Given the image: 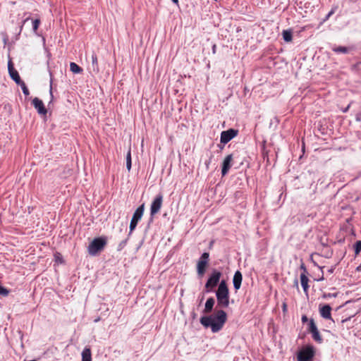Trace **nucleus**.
I'll return each mask as SVG.
<instances>
[{"label": "nucleus", "instance_id": "24", "mask_svg": "<svg viewBox=\"0 0 361 361\" xmlns=\"http://www.w3.org/2000/svg\"><path fill=\"white\" fill-rule=\"evenodd\" d=\"M131 166H132L131 152H130V149H129L126 154V168L128 171H130Z\"/></svg>", "mask_w": 361, "mask_h": 361}, {"label": "nucleus", "instance_id": "5", "mask_svg": "<svg viewBox=\"0 0 361 361\" xmlns=\"http://www.w3.org/2000/svg\"><path fill=\"white\" fill-rule=\"evenodd\" d=\"M107 243L106 236H100L93 239L88 246V252L92 256L97 255L101 252Z\"/></svg>", "mask_w": 361, "mask_h": 361}, {"label": "nucleus", "instance_id": "35", "mask_svg": "<svg viewBox=\"0 0 361 361\" xmlns=\"http://www.w3.org/2000/svg\"><path fill=\"white\" fill-rule=\"evenodd\" d=\"M283 312H286L287 310V305L283 303L282 305Z\"/></svg>", "mask_w": 361, "mask_h": 361}, {"label": "nucleus", "instance_id": "13", "mask_svg": "<svg viewBox=\"0 0 361 361\" xmlns=\"http://www.w3.org/2000/svg\"><path fill=\"white\" fill-rule=\"evenodd\" d=\"M242 281H243L242 273L240 271L237 270L235 272V274L233 275V287L235 290H238L240 288V286L242 284Z\"/></svg>", "mask_w": 361, "mask_h": 361}, {"label": "nucleus", "instance_id": "27", "mask_svg": "<svg viewBox=\"0 0 361 361\" xmlns=\"http://www.w3.org/2000/svg\"><path fill=\"white\" fill-rule=\"evenodd\" d=\"M353 249L355 255H358L361 251V240H357L353 245Z\"/></svg>", "mask_w": 361, "mask_h": 361}, {"label": "nucleus", "instance_id": "16", "mask_svg": "<svg viewBox=\"0 0 361 361\" xmlns=\"http://www.w3.org/2000/svg\"><path fill=\"white\" fill-rule=\"evenodd\" d=\"M308 282H309V279L307 276V275H305V274H300V283H301V286L303 288V290L306 295H307V293H308V289L310 287L308 285Z\"/></svg>", "mask_w": 361, "mask_h": 361}, {"label": "nucleus", "instance_id": "25", "mask_svg": "<svg viewBox=\"0 0 361 361\" xmlns=\"http://www.w3.org/2000/svg\"><path fill=\"white\" fill-rule=\"evenodd\" d=\"M17 85L20 86L22 91L25 96H28L30 94V91H29L27 87L26 86L25 83L24 82V81L22 80L20 82L18 83Z\"/></svg>", "mask_w": 361, "mask_h": 361}, {"label": "nucleus", "instance_id": "29", "mask_svg": "<svg viewBox=\"0 0 361 361\" xmlns=\"http://www.w3.org/2000/svg\"><path fill=\"white\" fill-rule=\"evenodd\" d=\"M137 224L138 223L137 221H133L131 219L130 223V226H129L130 231L128 233V236H130L132 234L133 231L135 229Z\"/></svg>", "mask_w": 361, "mask_h": 361}, {"label": "nucleus", "instance_id": "9", "mask_svg": "<svg viewBox=\"0 0 361 361\" xmlns=\"http://www.w3.org/2000/svg\"><path fill=\"white\" fill-rule=\"evenodd\" d=\"M232 161H233V154H232L227 155L223 160L222 165H221L222 176H226L228 173L231 167L232 166Z\"/></svg>", "mask_w": 361, "mask_h": 361}, {"label": "nucleus", "instance_id": "20", "mask_svg": "<svg viewBox=\"0 0 361 361\" xmlns=\"http://www.w3.org/2000/svg\"><path fill=\"white\" fill-rule=\"evenodd\" d=\"M311 335H312V339L317 342V343H322L323 341H324V339L322 337V336L320 335V333L318 330V329L310 333Z\"/></svg>", "mask_w": 361, "mask_h": 361}, {"label": "nucleus", "instance_id": "3", "mask_svg": "<svg viewBox=\"0 0 361 361\" xmlns=\"http://www.w3.org/2000/svg\"><path fill=\"white\" fill-rule=\"evenodd\" d=\"M222 274L221 271L216 269H214L209 274L208 279L204 286V292L211 293L213 292L214 288L219 286L221 281Z\"/></svg>", "mask_w": 361, "mask_h": 361}, {"label": "nucleus", "instance_id": "23", "mask_svg": "<svg viewBox=\"0 0 361 361\" xmlns=\"http://www.w3.org/2000/svg\"><path fill=\"white\" fill-rule=\"evenodd\" d=\"M317 329V326L314 322V319L311 318L307 324V331L310 334L311 332Z\"/></svg>", "mask_w": 361, "mask_h": 361}, {"label": "nucleus", "instance_id": "18", "mask_svg": "<svg viewBox=\"0 0 361 361\" xmlns=\"http://www.w3.org/2000/svg\"><path fill=\"white\" fill-rule=\"evenodd\" d=\"M283 39L286 42H290L293 39V32L290 29L283 30L282 32Z\"/></svg>", "mask_w": 361, "mask_h": 361}, {"label": "nucleus", "instance_id": "26", "mask_svg": "<svg viewBox=\"0 0 361 361\" xmlns=\"http://www.w3.org/2000/svg\"><path fill=\"white\" fill-rule=\"evenodd\" d=\"M128 239H129V236L128 235V237L121 240L119 244L118 245V247H117V250L118 251H121L125 247L126 245H127V243L128 241Z\"/></svg>", "mask_w": 361, "mask_h": 361}, {"label": "nucleus", "instance_id": "4", "mask_svg": "<svg viewBox=\"0 0 361 361\" xmlns=\"http://www.w3.org/2000/svg\"><path fill=\"white\" fill-rule=\"evenodd\" d=\"M297 361H313L315 355V348L311 344L303 345L297 352Z\"/></svg>", "mask_w": 361, "mask_h": 361}, {"label": "nucleus", "instance_id": "31", "mask_svg": "<svg viewBox=\"0 0 361 361\" xmlns=\"http://www.w3.org/2000/svg\"><path fill=\"white\" fill-rule=\"evenodd\" d=\"M40 24V20L39 19H35L32 20V29L35 32H37L39 25Z\"/></svg>", "mask_w": 361, "mask_h": 361}, {"label": "nucleus", "instance_id": "40", "mask_svg": "<svg viewBox=\"0 0 361 361\" xmlns=\"http://www.w3.org/2000/svg\"><path fill=\"white\" fill-rule=\"evenodd\" d=\"M209 161L208 163H206V165H207V167L208 168L209 166Z\"/></svg>", "mask_w": 361, "mask_h": 361}, {"label": "nucleus", "instance_id": "37", "mask_svg": "<svg viewBox=\"0 0 361 361\" xmlns=\"http://www.w3.org/2000/svg\"><path fill=\"white\" fill-rule=\"evenodd\" d=\"M334 271V268H331L328 271L330 273V274H332Z\"/></svg>", "mask_w": 361, "mask_h": 361}, {"label": "nucleus", "instance_id": "34", "mask_svg": "<svg viewBox=\"0 0 361 361\" xmlns=\"http://www.w3.org/2000/svg\"><path fill=\"white\" fill-rule=\"evenodd\" d=\"M301 321L303 324L306 323V322L309 323L310 319H308V317L306 315L304 314L302 316Z\"/></svg>", "mask_w": 361, "mask_h": 361}, {"label": "nucleus", "instance_id": "6", "mask_svg": "<svg viewBox=\"0 0 361 361\" xmlns=\"http://www.w3.org/2000/svg\"><path fill=\"white\" fill-rule=\"evenodd\" d=\"M209 261V252H203L197 263V273L199 277H202L205 274Z\"/></svg>", "mask_w": 361, "mask_h": 361}, {"label": "nucleus", "instance_id": "2", "mask_svg": "<svg viewBox=\"0 0 361 361\" xmlns=\"http://www.w3.org/2000/svg\"><path fill=\"white\" fill-rule=\"evenodd\" d=\"M217 305L219 307L226 308L229 305V289L226 280L221 281L215 292Z\"/></svg>", "mask_w": 361, "mask_h": 361}, {"label": "nucleus", "instance_id": "7", "mask_svg": "<svg viewBox=\"0 0 361 361\" xmlns=\"http://www.w3.org/2000/svg\"><path fill=\"white\" fill-rule=\"evenodd\" d=\"M162 203L163 195L159 193L154 197L150 206V221H153L154 215L159 212L161 208Z\"/></svg>", "mask_w": 361, "mask_h": 361}, {"label": "nucleus", "instance_id": "11", "mask_svg": "<svg viewBox=\"0 0 361 361\" xmlns=\"http://www.w3.org/2000/svg\"><path fill=\"white\" fill-rule=\"evenodd\" d=\"M32 104L39 114H41V115L47 114V110L46 107L44 106L43 102L41 99H39L38 97H35L32 99Z\"/></svg>", "mask_w": 361, "mask_h": 361}, {"label": "nucleus", "instance_id": "33", "mask_svg": "<svg viewBox=\"0 0 361 361\" xmlns=\"http://www.w3.org/2000/svg\"><path fill=\"white\" fill-rule=\"evenodd\" d=\"M334 12H335V11H334V9H333V8H332V9H331L329 13H328V14L326 16V17H325V18H324V21L327 20L330 18V16L334 13Z\"/></svg>", "mask_w": 361, "mask_h": 361}, {"label": "nucleus", "instance_id": "42", "mask_svg": "<svg viewBox=\"0 0 361 361\" xmlns=\"http://www.w3.org/2000/svg\"><path fill=\"white\" fill-rule=\"evenodd\" d=\"M99 320V319H96L94 322H98Z\"/></svg>", "mask_w": 361, "mask_h": 361}, {"label": "nucleus", "instance_id": "21", "mask_svg": "<svg viewBox=\"0 0 361 361\" xmlns=\"http://www.w3.org/2000/svg\"><path fill=\"white\" fill-rule=\"evenodd\" d=\"M70 70L73 73H77V74L81 73L82 72V68L74 62H71L70 63Z\"/></svg>", "mask_w": 361, "mask_h": 361}, {"label": "nucleus", "instance_id": "19", "mask_svg": "<svg viewBox=\"0 0 361 361\" xmlns=\"http://www.w3.org/2000/svg\"><path fill=\"white\" fill-rule=\"evenodd\" d=\"M92 59V71L95 73H98L99 71V66H98V60L97 54L93 52L91 56Z\"/></svg>", "mask_w": 361, "mask_h": 361}, {"label": "nucleus", "instance_id": "8", "mask_svg": "<svg viewBox=\"0 0 361 361\" xmlns=\"http://www.w3.org/2000/svg\"><path fill=\"white\" fill-rule=\"evenodd\" d=\"M238 134V130L234 128H229L221 133L220 142L226 145Z\"/></svg>", "mask_w": 361, "mask_h": 361}, {"label": "nucleus", "instance_id": "10", "mask_svg": "<svg viewBox=\"0 0 361 361\" xmlns=\"http://www.w3.org/2000/svg\"><path fill=\"white\" fill-rule=\"evenodd\" d=\"M8 71L11 78L14 80L16 84L22 81L18 72L14 68L11 60H9L8 62Z\"/></svg>", "mask_w": 361, "mask_h": 361}, {"label": "nucleus", "instance_id": "12", "mask_svg": "<svg viewBox=\"0 0 361 361\" xmlns=\"http://www.w3.org/2000/svg\"><path fill=\"white\" fill-rule=\"evenodd\" d=\"M319 314L322 317L326 319H332L331 318V307L329 304H320L319 306Z\"/></svg>", "mask_w": 361, "mask_h": 361}, {"label": "nucleus", "instance_id": "15", "mask_svg": "<svg viewBox=\"0 0 361 361\" xmlns=\"http://www.w3.org/2000/svg\"><path fill=\"white\" fill-rule=\"evenodd\" d=\"M214 304V298L213 297L209 298L205 302L204 309L203 310L202 312L204 314L211 313L213 311Z\"/></svg>", "mask_w": 361, "mask_h": 361}, {"label": "nucleus", "instance_id": "17", "mask_svg": "<svg viewBox=\"0 0 361 361\" xmlns=\"http://www.w3.org/2000/svg\"><path fill=\"white\" fill-rule=\"evenodd\" d=\"M82 361H92V353L89 347H85L82 352Z\"/></svg>", "mask_w": 361, "mask_h": 361}, {"label": "nucleus", "instance_id": "30", "mask_svg": "<svg viewBox=\"0 0 361 361\" xmlns=\"http://www.w3.org/2000/svg\"><path fill=\"white\" fill-rule=\"evenodd\" d=\"M338 295V293H325L323 294L322 295V298L324 299H326V300H328L329 298H336Z\"/></svg>", "mask_w": 361, "mask_h": 361}, {"label": "nucleus", "instance_id": "14", "mask_svg": "<svg viewBox=\"0 0 361 361\" xmlns=\"http://www.w3.org/2000/svg\"><path fill=\"white\" fill-rule=\"evenodd\" d=\"M144 211L145 204L143 203L136 209L131 219L138 223L143 216Z\"/></svg>", "mask_w": 361, "mask_h": 361}, {"label": "nucleus", "instance_id": "36", "mask_svg": "<svg viewBox=\"0 0 361 361\" xmlns=\"http://www.w3.org/2000/svg\"><path fill=\"white\" fill-rule=\"evenodd\" d=\"M349 108H350V104H349V105H348V106H346V107L343 110V112H344V113L347 112V111H348Z\"/></svg>", "mask_w": 361, "mask_h": 361}, {"label": "nucleus", "instance_id": "39", "mask_svg": "<svg viewBox=\"0 0 361 361\" xmlns=\"http://www.w3.org/2000/svg\"><path fill=\"white\" fill-rule=\"evenodd\" d=\"M29 19H30V17L26 18L24 20V23H25L26 21H27Z\"/></svg>", "mask_w": 361, "mask_h": 361}, {"label": "nucleus", "instance_id": "1", "mask_svg": "<svg viewBox=\"0 0 361 361\" xmlns=\"http://www.w3.org/2000/svg\"><path fill=\"white\" fill-rule=\"evenodd\" d=\"M226 320V312L219 310L214 314L202 316L200 322L204 328L210 329L212 333H218L223 329Z\"/></svg>", "mask_w": 361, "mask_h": 361}, {"label": "nucleus", "instance_id": "41", "mask_svg": "<svg viewBox=\"0 0 361 361\" xmlns=\"http://www.w3.org/2000/svg\"><path fill=\"white\" fill-rule=\"evenodd\" d=\"M215 47H216L215 45H214V47H213V51H214V50H215Z\"/></svg>", "mask_w": 361, "mask_h": 361}, {"label": "nucleus", "instance_id": "38", "mask_svg": "<svg viewBox=\"0 0 361 361\" xmlns=\"http://www.w3.org/2000/svg\"><path fill=\"white\" fill-rule=\"evenodd\" d=\"M174 4H178V0H171Z\"/></svg>", "mask_w": 361, "mask_h": 361}, {"label": "nucleus", "instance_id": "22", "mask_svg": "<svg viewBox=\"0 0 361 361\" xmlns=\"http://www.w3.org/2000/svg\"><path fill=\"white\" fill-rule=\"evenodd\" d=\"M332 50L337 54H347L349 51V48L346 47H336L332 49Z\"/></svg>", "mask_w": 361, "mask_h": 361}, {"label": "nucleus", "instance_id": "28", "mask_svg": "<svg viewBox=\"0 0 361 361\" xmlns=\"http://www.w3.org/2000/svg\"><path fill=\"white\" fill-rule=\"evenodd\" d=\"M52 83H53V79H52V74L50 72V87H49V94L51 97V100L49 102V104L52 102L54 99V95H53V88H52Z\"/></svg>", "mask_w": 361, "mask_h": 361}, {"label": "nucleus", "instance_id": "32", "mask_svg": "<svg viewBox=\"0 0 361 361\" xmlns=\"http://www.w3.org/2000/svg\"><path fill=\"white\" fill-rule=\"evenodd\" d=\"M300 269L301 270H302V274H305V275L307 274V271L306 267H305V265L303 263L301 264V265L300 267Z\"/></svg>", "mask_w": 361, "mask_h": 361}]
</instances>
